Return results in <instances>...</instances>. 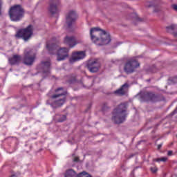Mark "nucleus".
Here are the masks:
<instances>
[{"instance_id":"2","label":"nucleus","mask_w":177,"mask_h":177,"mask_svg":"<svg viewBox=\"0 0 177 177\" xmlns=\"http://www.w3.org/2000/svg\"><path fill=\"white\" fill-rule=\"evenodd\" d=\"M128 106L126 103L119 104L113 112L112 121L115 124H122L127 120Z\"/></svg>"},{"instance_id":"30","label":"nucleus","mask_w":177,"mask_h":177,"mask_svg":"<svg viewBox=\"0 0 177 177\" xmlns=\"http://www.w3.org/2000/svg\"><path fill=\"white\" fill-rule=\"evenodd\" d=\"M3 3V2L2 1V0H0V16L1 15H2V4Z\"/></svg>"},{"instance_id":"15","label":"nucleus","mask_w":177,"mask_h":177,"mask_svg":"<svg viewBox=\"0 0 177 177\" xmlns=\"http://www.w3.org/2000/svg\"><path fill=\"white\" fill-rule=\"evenodd\" d=\"M64 44L68 45L69 48H74V46H75V45L78 44L77 42V40L75 39V37H74L73 36H71V37L66 36L64 39Z\"/></svg>"},{"instance_id":"29","label":"nucleus","mask_w":177,"mask_h":177,"mask_svg":"<svg viewBox=\"0 0 177 177\" xmlns=\"http://www.w3.org/2000/svg\"><path fill=\"white\" fill-rule=\"evenodd\" d=\"M110 109V106H109V104L104 103L102 106V110H109Z\"/></svg>"},{"instance_id":"37","label":"nucleus","mask_w":177,"mask_h":177,"mask_svg":"<svg viewBox=\"0 0 177 177\" xmlns=\"http://www.w3.org/2000/svg\"><path fill=\"white\" fill-rule=\"evenodd\" d=\"M78 160H79V158H77V157L74 158V161H75V162H77V161H78Z\"/></svg>"},{"instance_id":"16","label":"nucleus","mask_w":177,"mask_h":177,"mask_svg":"<svg viewBox=\"0 0 177 177\" xmlns=\"http://www.w3.org/2000/svg\"><path fill=\"white\" fill-rule=\"evenodd\" d=\"M128 88H129V84L125 83L121 86L120 88L115 91V94L118 95V96H124V95L128 92Z\"/></svg>"},{"instance_id":"28","label":"nucleus","mask_w":177,"mask_h":177,"mask_svg":"<svg viewBox=\"0 0 177 177\" xmlns=\"http://www.w3.org/2000/svg\"><path fill=\"white\" fill-rule=\"evenodd\" d=\"M150 171L152 172V174H156L158 171V169H157L156 167H151Z\"/></svg>"},{"instance_id":"23","label":"nucleus","mask_w":177,"mask_h":177,"mask_svg":"<svg viewBox=\"0 0 177 177\" xmlns=\"http://www.w3.org/2000/svg\"><path fill=\"white\" fill-rule=\"evenodd\" d=\"M166 30L167 32H171V31H175V30H177V26L175 24H171L166 27Z\"/></svg>"},{"instance_id":"5","label":"nucleus","mask_w":177,"mask_h":177,"mask_svg":"<svg viewBox=\"0 0 177 177\" xmlns=\"http://www.w3.org/2000/svg\"><path fill=\"white\" fill-rule=\"evenodd\" d=\"M34 35V26L29 25L26 28H21L17 31L15 37L17 39H23L25 42H28Z\"/></svg>"},{"instance_id":"18","label":"nucleus","mask_w":177,"mask_h":177,"mask_svg":"<svg viewBox=\"0 0 177 177\" xmlns=\"http://www.w3.org/2000/svg\"><path fill=\"white\" fill-rule=\"evenodd\" d=\"M160 5H162L161 0H152L147 3L148 8H157V6H160Z\"/></svg>"},{"instance_id":"9","label":"nucleus","mask_w":177,"mask_h":177,"mask_svg":"<svg viewBox=\"0 0 177 177\" xmlns=\"http://www.w3.org/2000/svg\"><path fill=\"white\" fill-rule=\"evenodd\" d=\"M86 67L90 73H97L101 67L100 62L98 59L89 60Z\"/></svg>"},{"instance_id":"41","label":"nucleus","mask_w":177,"mask_h":177,"mask_svg":"<svg viewBox=\"0 0 177 177\" xmlns=\"http://www.w3.org/2000/svg\"><path fill=\"white\" fill-rule=\"evenodd\" d=\"M147 82H150V79L147 80Z\"/></svg>"},{"instance_id":"33","label":"nucleus","mask_w":177,"mask_h":177,"mask_svg":"<svg viewBox=\"0 0 177 177\" xmlns=\"http://www.w3.org/2000/svg\"><path fill=\"white\" fill-rule=\"evenodd\" d=\"M167 158L165 157L160 158V161H162L163 162H165L167 161Z\"/></svg>"},{"instance_id":"3","label":"nucleus","mask_w":177,"mask_h":177,"mask_svg":"<svg viewBox=\"0 0 177 177\" xmlns=\"http://www.w3.org/2000/svg\"><path fill=\"white\" fill-rule=\"evenodd\" d=\"M56 94H54L51 96V99H57L62 96H64L62 98L59 99L55 101H53L52 100H47V104H50L53 109H59V107H62L64 104L66 102V95H67V92L64 91L63 87H59L55 90Z\"/></svg>"},{"instance_id":"20","label":"nucleus","mask_w":177,"mask_h":177,"mask_svg":"<svg viewBox=\"0 0 177 177\" xmlns=\"http://www.w3.org/2000/svg\"><path fill=\"white\" fill-rule=\"evenodd\" d=\"M64 177H80V174H77L73 169H69L66 170Z\"/></svg>"},{"instance_id":"7","label":"nucleus","mask_w":177,"mask_h":177,"mask_svg":"<svg viewBox=\"0 0 177 177\" xmlns=\"http://www.w3.org/2000/svg\"><path fill=\"white\" fill-rule=\"evenodd\" d=\"M23 63L26 66H32L35 62V54L32 53V50L26 48L24 53Z\"/></svg>"},{"instance_id":"14","label":"nucleus","mask_w":177,"mask_h":177,"mask_svg":"<svg viewBox=\"0 0 177 177\" xmlns=\"http://www.w3.org/2000/svg\"><path fill=\"white\" fill-rule=\"evenodd\" d=\"M41 66L43 74L49 75L50 74V62L49 61L41 62Z\"/></svg>"},{"instance_id":"35","label":"nucleus","mask_w":177,"mask_h":177,"mask_svg":"<svg viewBox=\"0 0 177 177\" xmlns=\"http://www.w3.org/2000/svg\"><path fill=\"white\" fill-rule=\"evenodd\" d=\"M174 152L172 151H168V152H167V156H172V153H173Z\"/></svg>"},{"instance_id":"34","label":"nucleus","mask_w":177,"mask_h":177,"mask_svg":"<svg viewBox=\"0 0 177 177\" xmlns=\"http://www.w3.org/2000/svg\"><path fill=\"white\" fill-rule=\"evenodd\" d=\"M153 161H156V162H161V158L153 159Z\"/></svg>"},{"instance_id":"40","label":"nucleus","mask_w":177,"mask_h":177,"mask_svg":"<svg viewBox=\"0 0 177 177\" xmlns=\"http://www.w3.org/2000/svg\"><path fill=\"white\" fill-rule=\"evenodd\" d=\"M12 110H19L18 109H16L15 107H12Z\"/></svg>"},{"instance_id":"25","label":"nucleus","mask_w":177,"mask_h":177,"mask_svg":"<svg viewBox=\"0 0 177 177\" xmlns=\"http://www.w3.org/2000/svg\"><path fill=\"white\" fill-rule=\"evenodd\" d=\"M79 177H92L91 175H88L86 171H82L79 174Z\"/></svg>"},{"instance_id":"36","label":"nucleus","mask_w":177,"mask_h":177,"mask_svg":"<svg viewBox=\"0 0 177 177\" xmlns=\"http://www.w3.org/2000/svg\"><path fill=\"white\" fill-rule=\"evenodd\" d=\"M161 147H162V144H160L158 145V150H160V149H161Z\"/></svg>"},{"instance_id":"22","label":"nucleus","mask_w":177,"mask_h":177,"mask_svg":"<svg viewBox=\"0 0 177 177\" xmlns=\"http://www.w3.org/2000/svg\"><path fill=\"white\" fill-rule=\"evenodd\" d=\"M55 118L57 122H64V121H66V120H67V115L56 114Z\"/></svg>"},{"instance_id":"1","label":"nucleus","mask_w":177,"mask_h":177,"mask_svg":"<svg viewBox=\"0 0 177 177\" xmlns=\"http://www.w3.org/2000/svg\"><path fill=\"white\" fill-rule=\"evenodd\" d=\"M90 35L93 42L99 46L109 45L111 41L110 34L100 28H92L90 30Z\"/></svg>"},{"instance_id":"13","label":"nucleus","mask_w":177,"mask_h":177,"mask_svg":"<svg viewBox=\"0 0 177 177\" xmlns=\"http://www.w3.org/2000/svg\"><path fill=\"white\" fill-rule=\"evenodd\" d=\"M85 56V51H77L73 53L72 55V57L69 59V63L71 64H73V63H75V62L82 60V59H84Z\"/></svg>"},{"instance_id":"26","label":"nucleus","mask_w":177,"mask_h":177,"mask_svg":"<svg viewBox=\"0 0 177 177\" xmlns=\"http://www.w3.org/2000/svg\"><path fill=\"white\" fill-rule=\"evenodd\" d=\"M161 12V8H160V6L153 8V13H160Z\"/></svg>"},{"instance_id":"6","label":"nucleus","mask_w":177,"mask_h":177,"mask_svg":"<svg viewBox=\"0 0 177 177\" xmlns=\"http://www.w3.org/2000/svg\"><path fill=\"white\" fill-rule=\"evenodd\" d=\"M140 102H161L164 97L153 92L142 91L138 94Z\"/></svg>"},{"instance_id":"8","label":"nucleus","mask_w":177,"mask_h":177,"mask_svg":"<svg viewBox=\"0 0 177 177\" xmlns=\"http://www.w3.org/2000/svg\"><path fill=\"white\" fill-rule=\"evenodd\" d=\"M140 66V64L136 59H130L124 64V71L126 74H132V73H135V69Z\"/></svg>"},{"instance_id":"4","label":"nucleus","mask_w":177,"mask_h":177,"mask_svg":"<svg viewBox=\"0 0 177 177\" xmlns=\"http://www.w3.org/2000/svg\"><path fill=\"white\" fill-rule=\"evenodd\" d=\"M24 15H26V10L20 4H15L9 8L8 16L11 21H20L24 17Z\"/></svg>"},{"instance_id":"17","label":"nucleus","mask_w":177,"mask_h":177,"mask_svg":"<svg viewBox=\"0 0 177 177\" xmlns=\"http://www.w3.org/2000/svg\"><path fill=\"white\" fill-rule=\"evenodd\" d=\"M8 62L11 66L19 64V63L21 62V56L19 55H13L12 57L8 58Z\"/></svg>"},{"instance_id":"21","label":"nucleus","mask_w":177,"mask_h":177,"mask_svg":"<svg viewBox=\"0 0 177 177\" xmlns=\"http://www.w3.org/2000/svg\"><path fill=\"white\" fill-rule=\"evenodd\" d=\"M67 84L72 85L73 84H76L77 82V76L75 75H70L68 76V80H66Z\"/></svg>"},{"instance_id":"11","label":"nucleus","mask_w":177,"mask_h":177,"mask_svg":"<svg viewBox=\"0 0 177 177\" xmlns=\"http://www.w3.org/2000/svg\"><path fill=\"white\" fill-rule=\"evenodd\" d=\"M60 6V0H50L48 12L50 15H57L59 12V7Z\"/></svg>"},{"instance_id":"19","label":"nucleus","mask_w":177,"mask_h":177,"mask_svg":"<svg viewBox=\"0 0 177 177\" xmlns=\"http://www.w3.org/2000/svg\"><path fill=\"white\" fill-rule=\"evenodd\" d=\"M46 48L48 49L50 55H55L56 51L58 50L57 45L55 44H47Z\"/></svg>"},{"instance_id":"10","label":"nucleus","mask_w":177,"mask_h":177,"mask_svg":"<svg viewBox=\"0 0 177 177\" xmlns=\"http://www.w3.org/2000/svg\"><path fill=\"white\" fill-rule=\"evenodd\" d=\"M77 12H75V11L74 10H71L69 11V12L66 15V26L68 27V28H73V24H74V23H75V21H77Z\"/></svg>"},{"instance_id":"31","label":"nucleus","mask_w":177,"mask_h":177,"mask_svg":"<svg viewBox=\"0 0 177 177\" xmlns=\"http://www.w3.org/2000/svg\"><path fill=\"white\" fill-rule=\"evenodd\" d=\"M171 82L173 84H176L177 83V77H174L171 80Z\"/></svg>"},{"instance_id":"12","label":"nucleus","mask_w":177,"mask_h":177,"mask_svg":"<svg viewBox=\"0 0 177 177\" xmlns=\"http://www.w3.org/2000/svg\"><path fill=\"white\" fill-rule=\"evenodd\" d=\"M68 48L66 47L59 48L57 53V62H62L63 60H66V59L68 57Z\"/></svg>"},{"instance_id":"32","label":"nucleus","mask_w":177,"mask_h":177,"mask_svg":"<svg viewBox=\"0 0 177 177\" xmlns=\"http://www.w3.org/2000/svg\"><path fill=\"white\" fill-rule=\"evenodd\" d=\"M171 7L173 8V9L174 10H176V12H177V5L176 4L172 5Z\"/></svg>"},{"instance_id":"38","label":"nucleus","mask_w":177,"mask_h":177,"mask_svg":"<svg viewBox=\"0 0 177 177\" xmlns=\"http://www.w3.org/2000/svg\"><path fill=\"white\" fill-rule=\"evenodd\" d=\"M174 37H177V32H174Z\"/></svg>"},{"instance_id":"24","label":"nucleus","mask_w":177,"mask_h":177,"mask_svg":"<svg viewBox=\"0 0 177 177\" xmlns=\"http://www.w3.org/2000/svg\"><path fill=\"white\" fill-rule=\"evenodd\" d=\"M131 17L133 19H135V20H136V21H142V19H140L139 17H138V15L135 12L131 14Z\"/></svg>"},{"instance_id":"27","label":"nucleus","mask_w":177,"mask_h":177,"mask_svg":"<svg viewBox=\"0 0 177 177\" xmlns=\"http://www.w3.org/2000/svg\"><path fill=\"white\" fill-rule=\"evenodd\" d=\"M151 70V73H157V71H158V69L157 68V66H156V65H153L151 66V68H150Z\"/></svg>"},{"instance_id":"39","label":"nucleus","mask_w":177,"mask_h":177,"mask_svg":"<svg viewBox=\"0 0 177 177\" xmlns=\"http://www.w3.org/2000/svg\"><path fill=\"white\" fill-rule=\"evenodd\" d=\"M10 177H16V174H12Z\"/></svg>"}]
</instances>
